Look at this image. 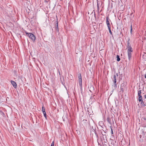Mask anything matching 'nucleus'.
Returning a JSON list of instances; mask_svg holds the SVG:
<instances>
[{
	"label": "nucleus",
	"mask_w": 146,
	"mask_h": 146,
	"mask_svg": "<svg viewBox=\"0 0 146 146\" xmlns=\"http://www.w3.org/2000/svg\"><path fill=\"white\" fill-rule=\"evenodd\" d=\"M25 33L34 42H35V37L33 34L31 33H28L26 31H25Z\"/></svg>",
	"instance_id": "f257e3e1"
},
{
	"label": "nucleus",
	"mask_w": 146,
	"mask_h": 146,
	"mask_svg": "<svg viewBox=\"0 0 146 146\" xmlns=\"http://www.w3.org/2000/svg\"><path fill=\"white\" fill-rule=\"evenodd\" d=\"M133 52V49H131V50H127V52H128V58L129 60H130L131 58V53Z\"/></svg>",
	"instance_id": "f03ea898"
},
{
	"label": "nucleus",
	"mask_w": 146,
	"mask_h": 146,
	"mask_svg": "<svg viewBox=\"0 0 146 146\" xmlns=\"http://www.w3.org/2000/svg\"><path fill=\"white\" fill-rule=\"evenodd\" d=\"M113 81L114 84V87L115 88L117 87V84H116V75H114V76H113Z\"/></svg>",
	"instance_id": "7ed1b4c3"
},
{
	"label": "nucleus",
	"mask_w": 146,
	"mask_h": 146,
	"mask_svg": "<svg viewBox=\"0 0 146 146\" xmlns=\"http://www.w3.org/2000/svg\"><path fill=\"white\" fill-rule=\"evenodd\" d=\"M129 41H130V39H129L128 40V41H127V47L128 48V50H131V49H132V48L131 46V45L129 43Z\"/></svg>",
	"instance_id": "20e7f679"
},
{
	"label": "nucleus",
	"mask_w": 146,
	"mask_h": 146,
	"mask_svg": "<svg viewBox=\"0 0 146 146\" xmlns=\"http://www.w3.org/2000/svg\"><path fill=\"white\" fill-rule=\"evenodd\" d=\"M78 81H79V84H81V85H82V77H81V74H80V75L78 76Z\"/></svg>",
	"instance_id": "39448f33"
},
{
	"label": "nucleus",
	"mask_w": 146,
	"mask_h": 146,
	"mask_svg": "<svg viewBox=\"0 0 146 146\" xmlns=\"http://www.w3.org/2000/svg\"><path fill=\"white\" fill-rule=\"evenodd\" d=\"M11 82L14 88H17V85L15 81L11 80Z\"/></svg>",
	"instance_id": "423d86ee"
},
{
	"label": "nucleus",
	"mask_w": 146,
	"mask_h": 146,
	"mask_svg": "<svg viewBox=\"0 0 146 146\" xmlns=\"http://www.w3.org/2000/svg\"><path fill=\"white\" fill-rule=\"evenodd\" d=\"M106 23L108 27L109 28V27H110V22L108 21V17L106 18Z\"/></svg>",
	"instance_id": "0eeeda50"
},
{
	"label": "nucleus",
	"mask_w": 146,
	"mask_h": 146,
	"mask_svg": "<svg viewBox=\"0 0 146 146\" xmlns=\"http://www.w3.org/2000/svg\"><path fill=\"white\" fill-rule=\"evenodd\" d=\"M94 90V88L93 86H91L90 87V91L92 92V91H93Z\"/></svg>",
	"instance_id": "6e6552de"
},
{
	"label": "nucleus",
	"mask_w": 146,
	"mask_h": 146,
	"mask_svg": "<svg viewBox=\"0 0 146 146\" xmlns=\"http://www.w3.org/2000/svg\"><path fill=\"white\" fill-rule=\"evenodd\" d=\"M138 96H139V102H140V101L142 100V96L141 95Z\"/></svg>",
	"instance_id": "1a4fd4ad"
},
{
	"label": "nucleus",
	"mask_w": 146,
	"mask_h": 146,
	"mask_svg": "<svg viewBox=\"0 0 146 146\" xmlns=\"http://www.w3.org/2000/svg\"><path fill=\"white\" fill-rule=\"evenodd\" d=\"M56 30L58 31V23L57 22L56 23Z\"/></svg>",
	"instance_id": "9d476101"
},
{
	"label": "nucleus",
	"mask_w": 146,
	"mask_h": 146,
	"mask_svg": "<svg viewBox=\"0 0 146 146\" xmlns=\"http://www.w3.org/2000/svg\"><path fill=\"white\" fill-rule=\"evenodd\" d=\"M116 58H117V61L118 62L120 61V58H119V55H117V56Z\"/></svg>",
	"instance_id": "9b49d317"
},
{
	"label": "nucleus",
	"mask_w": 146,
	"mask_h": 146,
	"mask_svg": "<svg viewBox=\"0 0 146 146\" xmlns=\"http://www.w3.org/2000/svg\"><path fill=\"white\" fill-rule=\"evenodd\" d=\"M43 114H44V115L45 117V118L47 119V116H46V111L45 112H43Z\"/></svg>",
	"instance_id": "f8f14e48"
},
{
	"label": "nucleus",
	"mask_w": 146,
	"mask_h": 146,
	"mask_svg": "<svg viewBox=\"0 0 146 146\" xmlns=\"http://www.w3.org/2000/svg\"><path fill=\"white\" fill-rule=\"evenodd\" d=\"M108 28L109 30V31L110 33V34L111 35L112 34V33L111 31V27H109V28Z\"/></svg>",
	"instance_id": "ddd939ff"
},
{
	"label": "nucleus",
	"mask_w": 146,
	"mask_h": 146,
	"mask_svg": "<svg viewBox=\"0 0 146 146\" xmlns=\"http://www.w3.org/2000/svg\"><path fill=\"white\" fill-rule=\"evenodd\" d=\"M42 112H45L44 108V107L43 106L42 107Z\"/></svg>",
	"instance_id": "4468645a"
},
{
	"label": "nucleus",
	"mask_w": 146,
	"mask_h": 146,
	"mask_svg": "<svg viewBox=\"0 0 146 146\" xmlns=\"http://www.w3.org/2000/svg\"><path fill=\"white\" fill-rule=\"evenodd\" d=\"M141 102V104L143 106H145V104L143 101V100H141V101H140Z\"/></svg>",
	"instance_id": "2eb2a0df"
},
{
	"label": "nucleus",
	"mask_w": 146,
	"mask_h": 146,
	"mask_svg": "<svg viewBox=\"0 0 146 146\" xmlns=\"http://www.w3.org/2000/svg\"><path fill=\"white\" fill-rule=\"evenodd\" d=\"M141 90H139L138 91V96L141 95Z\"/></svg>",
	"instance_id": "dca6fc26"
},
{
	"label": "nucleus",
	"mask_w": 146,
	"mask_h": 146,
	"mask_svg": "<svg viewBox=\"0 0 146 146\" xmlns=\"http://www.w3.org/2000/svg\"><path fill=\"white\" fill-rule=\"evenodd\" d=\"M121 89L122 92H123L124 91V89H123V88H122L121 86Z\"/></svg>",
	"instance_id": "f3484780"
},
{
	"label": "nucleus",
	"mask_w": 146,
	"mask_h": 146,
	"mask_svg": "<svg viewBox=\"0 0 146 146\" xmlns=\"http://www.w3.org/2000/svg\"><path fill=\"white\" fill-rule=\"evenodd\" d=\"M130 32L131 33H132V25L131 26V30H130Z\"/></svg>",
	"instance_id": "a211bd4d"
},
{
	"label": "nucleus",
	"mask_w": 146,
	"mask_h": 146,
	"mask_svg": "<svg viewBox=\"0 0 146 146\" xmlns=\"http://www.w3.org/2000/svg\"><path fill=\"white\" fill-rule=\"evenodd\" d=\"M51 146H54V142L53 141L51 144Z\"/></svg>",
	"instance_id": "6ab92c4d"
},
{
	"label": "nucleus",
	"mask_w": 146,
	"mask_h": 146,
	"mask_svg": "<svg viewBox=\"0 0 146 146\" xmlns=\"http://www.w3.org/2000/svg\"><path fill=\"white\" fill-rule=\"evenodd\" d=\"M111 134H113V132L112 128H111Z\"/></svg>",
	"instance_id": "aec40b11"
},
{
	"label": "nucleus",
	"mask_w": 146,
	"mask_h": 146,
	"mask_svg": "<svg viewBox=\"0 0 146 146\" xmlns=\"http://www.w3.org/2000/svg\"><path fill=\"white\" fill-rule=\"evenodd\" d=\"M97 8H98V10L99 11V6L98 4V3H97Z\"/></svg>",
	"instance_id": "412c9836"
},
{
	"label": "nucleus",
	"mask_w": 146,
	"mask_h": 146,
	"mask_svg": "<svg viewBox=\"0 0 146 146\" xmlns=\"http://www.w3.org/2000/svg\"><path fill=\"white\" fill-rule=\"evenodd\" d=\"M61 83H62V84L64 86V83L62 82V81H61Z\"/></svg>",
	"instance_id": "4be33fe9"
},
{
	"label": "nucleus",
	"mask_w": 146,
	"mask_h": 146,
	"mask_svg": "<svg viewBox=\"0 0 146 146\" xmlns=\"http://www.w3.org/2000/svg\"><path fill=\"white\" fill-rule=\"evenodd\" d=\"M116 75H117V77L118 76V74L116 73Z\"/></svg>",
	"instance_id": "5701e85b"
},
{
	"label": "nucleus",
	"mask_w": 146,
	"mask_h": 146,
	"mask_svg": "<svg viewBox=\"0 0 146 146\" xmlns=\"http://www.w3.org/2000/svg\"><path fill=\"white\" fill-rule=\"evenodd\" d=\"M102 135H105V136H106V135L104 134H103V133H102Z\"/></svg>",
	"instance_id": "b1692460"
},
{
	"label": "nucleus",
	"mask_w": 146,
	"mask_h": 146,
	"mask_svg": "<svg viewBox=\"0 0 146 146\" xmlns=\"http://www.w3.org/2000/svg\"><path fill=\"white\" fill-rule=\"evenodd\" d=\"M144 97H145V98L146 99V95H145L144 96Z\"/></svg>",
	"instance_id": "393cba45"
},
{
	"label": "nucleus",
	"mask_w": 146,
	"mask_h": 146,
	"mask_svg": "<svg viewBox=\"0 0 146 146\" xmlns=\"http://www.w3.org/2000/svg\"><path fill=\"white\" fill-rule=\"evenodd\" d=\"M145 78H146V74H145Z\"/></svg>",
	"instance_id": "a878e982"
}]
</instances>
